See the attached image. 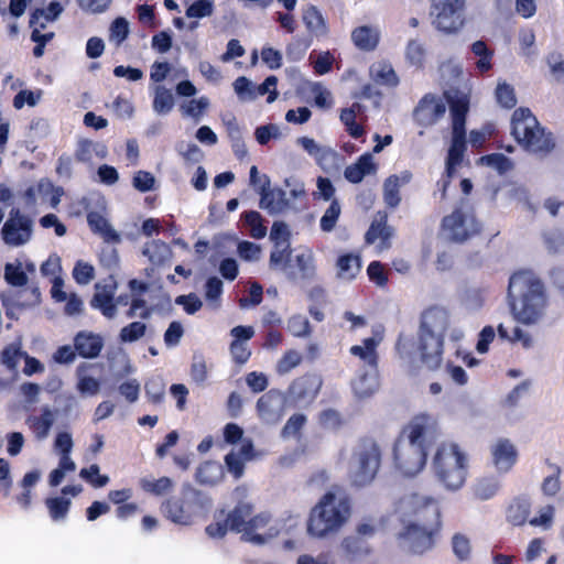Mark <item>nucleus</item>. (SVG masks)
<instances>
[{"label": "nucleus", "instance_id": "obj_55", "mask_svg": "<svg viewBox=\"0 0 564 564\" xmlns=\"http://www.w3.org/2000/svg\"><path fill=\"white\" fill-rule=\"evenodd\" d=\"M214 12L213 0H196L187 7L185 15L189 19H202L212 15Z\"/></svg>", "mask_w": 564, "mask_h": 564}, {"label": "nucleus", "instance_id": "obj_46", "mask_svg": "<svg viewBox=\"0 0 564 564\" xmlns=\"http://www.w3.org/2000/svg\"><path fill=\"white\" fill-rule=\"evenodd\" d=\"M174 107L172 93L163 86H158L153 98V109L155 112L165 115Z\"/></svg>", "mask_w": 564, "mask_h": 564}, {"label": "nucleus", "instance_id": "obj_39", "mask_svg": "<svg viewBox=\"0 0 564 564\" xmlns=\"http://www.w3.org/2000/svg\"><path fill=\"white\" fill-rule=\"evenodd\" d=\"M292 249L291 243L273 245V248L270 253V267L273 269H280L284 272H288L290 268Z\"/></svg>", "mask_w": 564, "mask_h": 564}, {"label": "nucleus", "instance_id": "obj_10", "mask_svg": "<svg viewBox=\"0 0 564 564\" xmlns=\"http://www.w3.org/2000/svg\"><path fill=\"white\" fill-rule=\"evenodd\" d=\"M352 457L356 468L352 475V482L358 487L370 485L377 477L382 462V448L371 436H364L359 440Z\"/></svg>", "mask_w": 564, "mask_h": 564}, {"label": "nucleus", "instance_id": "obj_28", "mask_svg": "<svg viewBox=\"0 0 564 564\" xmlns=\"http://www.w3.org/2000/svg\"><path fill=\"white\" fill-rule=\"evenodd\" d=\"M295 267L297 271L289 268L286 274L292 281L297 279L310 280L315 274L314 257L311 250L301 252L295 256Z\"/></svg>", "mask_w": 564, "mask_h": 564}, {"label": "nucleus", "instance_id": "obj_25", "mask_svg": "<svg viewBox=\"0 0 564 564\" xmlns=\"http://www.w3.org/2000/svg\"><path fill=\"white\" fill-rule=\"evenodd\" d=\"M377 164L373 162L371 153L361 154L354 164L348 165L344 171L345 178L352 183H360L366 175L377 172Z\"/></svg>", "mask_w": 564, "mask_h": 564}, {"label": "nucleus", "instance_id": "obj_7", "mask_svg": "<svg viewBox=\"0 0 564 564\" xmlns=\"http://www.w3.org/2000/svg\"><path fill=\"white\" fill-rule=\"evenodd\" d=\"M511 134L527 151L536 154H547L555 142L551 132L542 128L529 108L516 109L511 118Z\"/></svg>", "mask_w": 564, "mask_h": 564}, {"label": "nucleus", "instance_id": "obj_37", "mask_svg": "<svg viewBox=\"0 0 564 564\" xmlns=\"http://www.w3.org/2000/svg\"><path fill=\"white\" fill-rule=\"evenodd\" d=\"M452 143L446 160L451 165H459L466 151V131H452Z\"/></svg>", "mask_w": 564, "mask_h": 564}, {"label": "nucleus", "instance_id": "obj_23", "mask_svg": "<svg viewBox=\"0 0 564 564\" xmlns=\"http://www.w3.org/2000/svg\"><path fill=\"white\" fill-rule=\"evenodd\" d=\"M381 39V32L378 26L360 25L351 31V41L361 52H373Z\"/></svg>", "mask_w": 564, "mask_h": 564}, {"label": "nucleus", "instance_id": "obj_51", "mask_svg": "<svg viewBox=\"0 0 564 564\" xmlns=\"http://www.w3.org/2000/svg\"><path fill=\"white\" fill-rule=\"evenodd\" d=\"M341 208L338 199L334 198L321 218L319 227L323 231H332L340 216Z\"/></svg>", "mask_w": 564, "mask_h": 564}, {"label": "nucleus", "instance_id": "obj_3", "mask_svg": "<svg viewBox=\"0 0 564 564\" xmlns=\"http://www.w3.org/2000/svg\"><path fill=\"white\" fill-rule=\"evenodd\" d=\"M405 512L413 516L415 521L409 522L398 533V540L403 542L413 554H424L435 545V538L441 531V511L437 501L431 497L411 494L401 501Z\"/></svg>", "mask_w": 564, "mask_h": 564}, {"label": "nucleus", "instance_id": "obj_21", "mask_svg": "<svg viewBox=\"0 0 564 564\" xmlns=\"http://www.w3.org/2000/svg\"><path fill=\"white\" fill-rule=\"evenodd\" d=\"M74 347L82 358L94 359L104 348V338L94 332L80 330L74 336Z\"/></svg>", "mask_w": 564, "mask_h": 564}, {"label": "nucleus", "instance_id": "obj_17", "mask_svg": "<svg viewBox=\"0 0 564 564\" xmlns=\"http://www.w3.org/2000/svg\"><path fill=\"white\" fill-rule=\"evenodd\" d=\"M393 235L394 228L388 224V213L378 210L365 234V242L366 245L378 242V250L383 251L391 247Z\"/></svg>", "mask_w": 564, "mask_h": 564}, {"label": "nucleus", "instance_id": "obj_29", "mask_svg": "<svg viewBox=\"0 0 564 564\" xmlns=\"http://www.w3.org/2000/svg\"><path fill=\"white\" fill-rule=\"evenodd\" d=\"M340 546L349 561L362 558L371 553L369 542L362 536L350 534L341 540Z\"/></svg>", "mask_w": 564, "mask_h": 564}, {"label": "nucleus", "instance_id": "obj_59", "mask_svg": "<svg viewBox=\"0 0 564 564\" xmlns=\"http://www.w3.org/2000/svg\"><path fill=\"white\" fill-rule=\"evenodd\" d=\"M529 506L524 502L511 505L508 509V520L514 525H522L529 518Z\"/></svg>", "mask_w": 564, "mask_h": 564}, {"label": "nucleus", "instance_id": "obj_19", "mask_svg": "<svg viewBox=\"0 0 564 564\" xmlns=\"http://www.w3.org/2000/svg\"><path fill=\"white\" fill-rule=\"evenodd\" d=\"M117 281L110 275L104 285L97 283L95 285L96 293L90 300V306L99 310L100 313L107 318H113L117 315L115 303V293L117 290Z\"/></svg>", "mask_w": 564, "mask_h": 564}, {"label": "nucleus", "instance_id": "obj_15", "mask_svg": "<svg viewBox=\"0 0 564 564\" xmlns=\"http://www.w3.org/2000/svg\"><path fill=\"white\" fill-rule=\"evenodd\" d=\"M446 112V104L432 93L425 94L413 109L412 117L414 122L429 128L437 123Z\"/></svg>", "mask_w": 564, "mask_h": 564}, {"label": "nucleus", "instance_id": "obj_32", "mask_svg": "<svg viewBox=\"0 0 564 564\" xmlns=\"http://www.w3.org/2000/svg\"><path fill=\"white\" fill-rule=\"evenodd\" d=\"M379 340L373 337H368L362 340V345L351 346L349 351L352 356L360 358L367 366L372 369L378 367V352L377 346Z\"/></svg>", "mask_w": 564, "mask_h": 564}, {"label": "nucleus", "instance_id": "obj_44", "mask_svg": "<svg viewBox=\"0 0 564 564\" xmlns=\"http://www.w3.org/2000/svg\"><path fill=\"white\" fill-rule=\"evenodd\" d=\"M497 332H498V336L501 339L508 340L510 343L520 341L522 344L523 348H530L533 345L532 336L518 326H516L512 329V334H509L507 327H505L503 324H499L497 327Z\"/></svg>", "mask_w": 564, "mask_h": 564}, {"label": "nucleus", "instance_id": "obj_20", "mask_svg": "<svg viewBox=\"0 0 564 564\" xmlns=\"http://www.w3.org/2000/svg\"><path fill=\"white\" fill-rule=\"evenodd\" d=\"M259 207L271 215L279 214L289 207L285 192L281 188L271 189L268 176L263 177V183L259 187Z\"/></svg>", "mask_w": 564, "mask_h": 564}, {"label": "nucleus", "instance_id": "obj_64", "mask_svg": "<svg viewBox=\"0 0 564 564\" xmlns=\"http://www.w3.org/2000/svg\"><path fill=\"white\" fill-rule=\"evenodd\" d=\"M234 89L241 99L253 100L257 98L256 87L245 76H240L234 82Z\"/></svg>", "mask_w": 564, "mask_h": 564}, {"label": "nucleus", "instance_id": "obj_6", "mask_svg": "<svg viewBox=\"0 0 564 564\" xmlns=\"http://www.w3.org/2000/svg\"><path fill=\"white\" fill-rule=\"evenodd\" d=\"M448 326L449 315L446 310L434 306L423 312L417 350L422 364L430 370H436L442 365L444 336Z\"/></svg>", "mask_w": 564, "mask_h": 564}, {"label": "nucleus", "instance_id": "obj_54", "mask_svg": "<svg viewBox=\"0 0 564 564\" xmlns=\"http://www.w3.org/2000/svg\"><path fill=\"white\" fill-rule=\"evenodd\" d=\"M147 325L142 322H132L122 327L119 333V338L122 343H133L144 336Z\"/></svg>", "mask_w": 564, "mask_h": 564}, {"label": "nucleus", "instance_id": "obj_48", "mask_svg": "<svg viewBox=\"0 0 564 564\" xmlns=\"http://www.w3.org/2000/svg\"><path fill=\"white\" fill-rule=\"evenodd\" d=\"M306 422H307L306 415H304L302 413H294L293 415H291L288 419L286 423L282 427L281 436L283 438H289V437L300 438L301 431L305 426Z\"/></svg>", "mask_w": 564, "mask_h": 564}, {"label": "nucleus", "instance_id": "obj_22", "mask_svg": "<svg viewBox=\"0 0 564 564\" xmlns=\"http://www.w3.org/2000/svg\"><path fill=\"white\" fill-rule=\"evenodd\" d=\"M411 180L412 173L410 171H403L400 174H392L384 180L382 194L383 202L387 205V207L393 209L400 205V189L402 186L409 184Z\"/></svg>", "mask_w": 564, "mask_h": 564}, {"label": "nucleus", "instance_id": "obj_14", "mask_svg": "<svg viewBox=\"0 0 564 564\" xmlns=\"http://www.w3.org/2000/svg\"><path fill=\"white\" fill-rule=\"evenodd\" d=\"M322 387V379L315 373H305L292 381L288 395L295 406L307 408L316 399Z\"/></svg>", "mask_w": 564, "mask_h": 564}, {"label": "nucleus", "instance_id": "obj_33", "mask_svg": "<svg viewBox=\"0 0 564 564\" xmlns=\"http://www.w3.org/2000/svg\"><path fill=\"white\" fill-rule=\"evenodd\" d=\"M544 464L551 469V474L543 478L541 491L543 496L547 498H555L562 490V468L557 464L552 463L549 458L544 460Z\"/></svg>", "mask_w": 564, "mask_h": 564}, {"label": "nucleus", "instance_id": "obj_24", "mask_svg": "<svg viewBox=\"0 0 564 564\" xmlns=\"http://www.w3.org/2000/svg\"><path fill=\"white\" fill-rule=\"evenodd\" d=\"M55 413L54 410L45 405L41 409L40 415H29L26 417L25 423L36 440L42 441L48 436L55 422Z\"/></svg>", "mask_w": 564, "mask_h": 564}, {"label": "nucleus", "instance_id": "obj_43", "mask_svg": "<svg viewBox=\"0 0 564 564\" xmlns=\"http://www.w3.org/2000/svg\"><path fill=\"white\" fill-rule=\"evenodd\" d=\"M480 164L489 166L496 170L499 174H506L513 169V162L511 159L502 153H490L482 155L479 159Z\"/></svg>", "mask_w": 564, "mask_h": 564}, {"label": "nucleus", "instance_id": "obj_35", "mask_svg": "<svg viewBox=\"0 0 564 564\" xmlns=\"http://www.w3.org/2000/svg\"><path fill=\"white\" fill-rule=\"evenodd\" d=\"M471 52L478 56L476 68L479 73H488L492 68L494 51L488 47L485 41H476L471 44Z\"/></svg>", "mask_w": 564, "mask_h": 564}, {"label": "nucleus", "instance_id": "obj_60", "mask_svg": "<svg viewBox=\"0 0 564 564\" xmlns=\"http://www.w3.org/2000/svg\"><path fill=\"white\" fill-rule=\"evenodd\" d=\"M129 35V23L122 18H116L110 25V40L120 45Z\"/></svg>", "mask_w": 564, "mask_h": 564}, {"label": "nucleus", "instance_id": "obj_57", "mask_svg": "<svg viewBox=\"0 0 564 564\" xmlns=\"http://www.w3.org/2000/svg\"><path fill=\"white\" fill-rule=\"evenodd\" d=\"M4 279L8 284L17 288L25 286L28 283V275L21 269L20 264L14 265L12 263H7L4 267Z\"/></svg>", "mask_w": 564, "mask_h": 564}, {"label": "nucleus", "instance_id": "obj_58", "mask_svg": "<svg viewBox=\"0 0 564 564\" xmlns=\"http://www.w3.org/2000/svg\"><path fill=\"white\" fill-rule=\"evenodd\" d=\"M95 276V269L91 264L82 260L75 263L73 269V278L77 284H88Z\"/></svg>", "mask_w": 564, "mask_h": 564}, {"label": "nucleus", "instance_id": "obj_5", "mask_svg": "<svg viewBox=\"0 0 564 564\" xmlns=\"http://www.w3.org/2000/svg\"><path fill=\"white\" fill-rule=\"evenodd\" d=\"M351 510V499L346 492H325L310 511L306 521L307 533L318 539L337 534L348 522Z\"/></svg>", "mask_w": 564, "mask_h": 564}, {"label": "nucleus", "instance_id": "obj_50", "mask_svg": "<svg viewBox=\"0 0 564 564\" xmlns=\"http://www.w3.org/2000/svg\"><path fill=\"white\" fill-rule=\"evenodd\" d=\"M220 475V466L213 462H205L196 471L197 481L203 485H215Z\"/></svg>", "mask_w": 564, "mask_h": 564}, {"label": "nucleus", "instance_id": "obj_38", "mask_svg": "<svg viewBox=\"0 0 564 564\" xmlns=\"http://www.w3.org/2000/svg\"><path fill=\"white\" fill-rule=\"evenodd\" d=\"M144 391L148 401L154 405H159L164 401L165 382L161 376L149 378L144 383Z\"/></svg>", "mask_w": 564, "mask_h": 564}, {"label": "nucleus", "instance_id": "obj_34", "mask_svg": "<svg viewBox=\"0 0 564 564\" xmlns=\"http://www.w3.org/2000/svg\"><path fill=\"white\" fill-rule=\"evenodd\" d=\"M243 225L249 229V235L254 239H262L267 235V226L261 214L257 210L245 212L241 215Z\"/></svg>", "mask_w": 564, "mask_h": 564}, {"label": "nucleus", "instance_id": "obj_16", "mask_svg": "<svg viewBox=\"0 0 564 564\" xmlns=\"http://www.w3.org/2000/svg\"><path fill=\"white\" fill-rule=\"evenodd\" d=\"M256 410L264 424L276 425L285 413L284 397L280 391L271 389L258 399Z\"/></svg>", "mask_w": 564, "mask_h": 564}, {"label": "nucleus", "instance_id": "obj_36", "mask_svg": "<svg viewBox=\"0 0 564 564\" xmlns=\"http://www.w3.org/2000/svg\"><path fill=\"white\" fill-rule=\"evenodd\" d=\"M140 487L143 491L153 496H163L173 490L174 482L170 477L163 476L159 479H140Z\"/></svg>", "mask_w": 564, "mask_h": 564}, {"label": "nucleus", "instance_id": "obj_52", "mask_svg": "<svg viewBox=\"0 0 564 564\" xmlns=\"http://www.w3.org/2000/svg\"><path fill=\"white\" fill-rule=\"evenodd\" d=\"M79 477L94 488H102L109 482V477L100 474V468L97 464H93L88 468H82Z\"/></svg>", "mask_w": 564, "mask_h": 564}, {"label": "nucleus", "instance_id": "obj_56", "mask_svg": "<svg viewBox=\"0 0 564 564\" xmlns=\"http://www.w3.org/2000/svg\"><path fill=\"white\" fill-rule=\"evenodd\" d=\"M496 99L501 107L506 109L513 108L517 105L514 88L507 83L498 84Z\"/></svg>", "mask_w": 564, "mask_h": 564}, {"label": "nucleus", "instance_id": "obj_49", "mask_svg": "<svg viewBox=\"0 0 564 564\" xmlns=\"http://www.w3.org/2000/svg\"><path fill=\"white\" fill-rule=\"evenodd\" d=\"M302 360L303 357L299 351L294 349L286 350L276 362V373L283 376L291 372L302 362Z\"/></svg>", "mask_w": 564, "mask_h": 564}, {"label": "nucleus", "instance_id": "obj_18", "mask_svg": "<svg viewBox=\"0 0 564 564\" xmlns=\"http://www.w3.org/2000/svg\"><path fill=\"white\" fill-rule=\"evenodd\" d=\"M491 462L497 471L508 473L517 464L519 453L509 438H498L490 447Z\"/></svg>", "mask_w": 564, "mask_h": 564}, {"label": "nucleus", "instance_id": "obj_40", "mask_svg": "<svg viewBox=\"0 0 564 564\" xmlns=\"http://www.w3.org/2000/svg\"><path fill=\"white\" fill-rule=\"evenodd\" d=\"M63 11V7L57 1H52L47 6L46 10L35 9L30 17V25H39L41 29L45 28L44 22H40L41 18H44L46 22L54 21Z\"/></svg>", "mask_w": 564, "mask_h": 564}, {"label": "nucleus", "instance_id": "obj_30", "mask_svg": "<svg viewBox=\"0 0 564 564\" xmlns=\"http://www.w3.org/2000/svg\"><path fill=\"white\" fill-rule=\"evenodd\" d=\"M303 22L307 31L315 36H324L328 32L326 20L314 4H308L302 13Z\"/></svg>", "mask_w": 564, "mask_h": 564}, {"label": "nucleus", "instance_id": "obj_45", "mask_svg": "<svg viewBox=\"0 0 564 564\" xmlns=\"http://www.w3.org/2000/svg\"><path fill=\"white\" fill-rule=\"evenodd\" d=\"M228 135L231 140V148L237 159L242 160L247 156L248 150L241 137V131L235 120L227 123Z\"/></svg>", "mask_w": 564, "mask_h": 564}, {"label": "nucleus", "instance_id": "obj_12", "mask_svg": "<svg viewBox=\"0 0 564 564\" xmlns=\"http://www.w3.org/2000/svg\"><path fill=\"white\" fill-rule=\"evenodd\" d=\"M432 24L438 31L452 34L464 25L465 0H431Z\"/></svg>", "mask_w": 564, "mask_h": 564}, {"label": "nucleus", "instance_id": "obj_31", "mask_svg": "<svg viewBox=\"0 0 564 564\" xmlns=\"http://www.w3.org/2000/svg\"><path fill=\"white\" fill-rule=\"evenodd\" d=\"M452 117V131H466V117L469 110V100L466 96L448 98Z\"/></svg>", "mask_w": 564, "mask_h": 564}, {"label": "nucleus", "instance_id": "obj_53", "mask_svg": "<svg viewBox=\"0 0 564 564\" xmlns=\"http://www.w3.org/2000/svg\"><path fill=\"white\" fill-rule=\"evenodd\" d=\"M339 119L345 126L347 133L354 139H360L365 135L366 131L362 124L358 123L354 118L352 110H341Z\"/></svg>", "mask_w": 564, "mask_h": 564}, {"label": "nucleus", "instance_id": "obj_11", "mask_svg": "<svg viewBox=\"0 0 564 564\" xmlns=\"http://www.w3.org/2000/svg\"><path fill=\"white\" fill-rule=\"evenodd\" d=\"M441 227L447 239L455 243H464L482 230V225L474 212H465L460 207H456L449 215L445 216L442 219Z\"/></svg>", "mask_w": 564, "mask_h": 564}, {"label": "nucleus", "instance_id": "obj_9", "mask_svg": "<svg viewBox=\"0 0 564 564\" xmlns=\"http://www.w3.org/2000/svg\"><path fill=\"white\" fill-rule=\"evenodd\" d=\"M203 508L202 492L187 486L181 490L178 496L165 499L160 506V511L169 521L186 527L194 523Z\"/></svg>", "mask_w": 564, "mask_h": 564}, {"label": "nucleus", "instance_id": "obj_1", "mask_svg": "<svg viewBox=\"0 0 564 564\" xmlns=\"http://www.w3.org/2000/svg\"><path fill=\"white\" fill-rule=\"evenodd\" d=\"M440 431L427 414L414 416L401 431L393 445L394 467L404 476L417 475L425 466L430 449L436 444Z\"/></svg>", "mask_w": 564, "mask_h": 564}, {"label": "nucleus", "instance_id": "obj_62", "mask_svg": "<svg viewBox=\"0 0 564 564\" xmlns=\"http://www.w3.org/2000/svg\"><path fill=\"white\" fill-rule=\"evenodd\" d=\"M367 274L371 282L376 283L378 286H386L388 284V274L383 264L380 261H372L369 263L367 268Z\"/></svg>", "mask_w": 564, "mask_h": 564}, {"label": "nucleus", "instance_id": "obj_27", "mask_svg": "<svg viewBox=\"0 0 564 564\" xmlns=\"http://www.w3.org/2000/svg\"><path fill=\"white\" fill-rule=\"evenodd\" d=\"M90 230L102 237L106 242H119V234L109 225L108 220L98 212L87 214Z\"/></svg>", "mask_w": 564, "mask_h": 564}, {"label": "nucleus", "instance_id": "obj_26", "mask_svg": "<svg viewBox=\"0 0 564 564\" xmlns=\"http://www.w3.org/2000/svg\"><path fill=\"white\" fill-rule=\"evenodd\" d=\"M337 276L344 281H352L361 271V258L358 253L340 254L336 261Z\"/></svg>", "mask_w": 564, "mask_h": 564}, {"label": "nucleus", "instance_id": "obj_63", "mask_svg": "<svg viewBox=\"0 0 564 564\" xmlns=\"http://www.w3.org/2000/svg\"><path fill=\"white\" fill-rule=\"evenodd\" d=\"M23 352L18 345H8L1 351L0 358L2 364L8 369H14L18 366L19 359L23 358Z\"/></svg>", "mask_w": 564, "mask_h": 564}, {"label": "nucleus", "instance_id": "obj_2", "mask_svg": "<svg viewBox=\"0 0 564 564\" xmlns=\"http://www.w3.org/2000/svg\"><path fill=\"white\" fill-rule=\"evenodd\" d=\"M507 304L511 316L519 324H540L550 307V296L543 280L531 269L516 270L509 276Z\"/></svg>", "mask_w": 564, "mask_h": 564}, {"label": "nucleus", "instance_id": "obj_41", "mask_svg": "<svg viewBox=\"0 0 564 564\" xmlns=\"http://www.w3.org/2000/svg\"><path fill=\"white\" fill-rule=\"evenodd\" d=\"M499 484L494 477H482L474 484L471 492L478 500H488L497 494Z\"/></svg>", "mask_w": 564, "mask_h": 564}, {"label": "nucleus", "instance_id": "obj_42", "mask_svg": "<svg viewBox=\"0 0 564 564\" xmlns=\"http://www.w3.org/2000/svg\"><path fill=\"white\" fill-rule=\"evenodd\" d=\"M70 500L64 497H50L45 499V506L53 521L64 520L70 509Z\"/></svg>", "mask_w": 564, "mask_h": 564}, {"label": "nucleus", "instance_id": "obj_8", "mask_svg": "<svg viewBox=\"0 0 564 564\" xmlns=\"http://www.w3.org/2000/svg\"><path fill=\"white\" fill-rule=\"evenodd\" d=\"M437 479L449 490H457L466 481L467 458L456 444H442L433 459Z\"/></svg>", "mask_w": 564, "mask_h": 564}, {"label": "nucleus", "instance_id": "obj_61", "mask_svg": "<svg viewBox=\"0 0 564 564\" xmlns=\"http://www.w3.org/2000/svg\"><path fill=\"white\" fill-rule=\"evenodd\" d=\"M209 102L206 97L191 99L187 104L181 106L183 115L198 119L207 109Z\"/></svg>", "mask_w": 564, "mask_h": 564}, {"label": "nucleus", "instance_id": "obj_13", "mask_svg": "<svg viewBox=\"0 0 564 564\" xmlns=\"http://www.w3.org/2000/svg\"><path fill=\"white\" fill-rule=\"evenodd\" d=\"M33 235V220L19 208H12L1 228V238L9 247L28 243Z\"/></svg>", "mask_w": 564, "mask_h": 564}, {"label": "nucleus", "instance_id": "obj_47", "mask_svg": "<svg viewBox=\"0 0 564 564\" xmlns=\"http://www.w3.org/2000/svg\"><path fill=\"white\" fill-rule=\"evenodd\" d=\"M88 366L86 364H82L77 368L78 372V381H77V390L83 395H95L100 390V382L98 379L91 376H82L80 372L86 370Z\"/></svg>", "mask_w": 564, "mask_h": 564}, {"label": "nucleus", "instance_id": "obj_4", "mask_svg": "<svg viewBox=\"0 0 564 564\" xmlns=\"http://www.w3.org/2000/svg\"><path fill=\"white\" fill-rule=\"evenodd\" d=\"M253 511V505L247 501H239L228 512L220 509L215 513V521L206 527L205 532L209 538L223 539L228 531H231L241 533L245 541L257 545L264 544L267 536L260 531L269 525L271 516L268 512L254 514Z\"/></svg>", "mask_w": 564, "mask_h": 564}]
</instances>
